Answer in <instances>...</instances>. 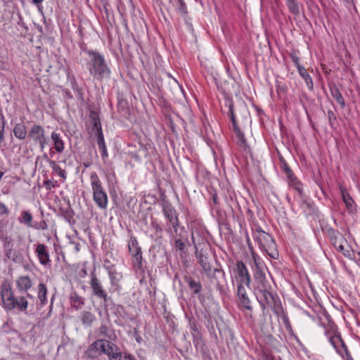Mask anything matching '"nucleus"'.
<instances>
[{"mask_svg": "<svg viewBox=\"0 0 360 360\" xmlns=\"http://www.w3.org/2000/svg\"><path fill=\"white\" fill-rule=\"evenodd\" d=\"M5 121L2 115H0V143L4 140Z\"/></svg>", "mask_w": 360, "mask_h": 360, "instance_id": "37", "label": "nucleus"}, {"mask_svg": "<svg viewBox=\"0 0 360 360\" xmlns=\"http://www.w3.org/2000/svg\"><path fill=\"white\" fill-rule=\"evenodd\" d=\"M75 249L78 252L79 251V244L77 243L75 245Z\"/></svg>", "mask_w": 360, "mask_h": 360, "instance_id": "55", "label": "nucleus"}, {"mask_svg": "<svg viewBox=\"0 0 360 360\" xmlns=\"http://www.w3.org/2000/svg\"><path fill=\"white\" fill-rule=\"evenodd\" d=\"M35 228L45 230L47 229V224L45 221H42L39 223V225L38 226H36Z\"/></svg>", "mask_w": 360, "mask_h": 360, "instance_id": "49", "label": "nucleus"}, {"mask_svg": "<svg viewBox=\"0 0 360 360\" xmlns=\"http://www.w3.org/2000/svg\"><path fill=\"white\" fill-rule=\"evenodd\" d=\"M22 221L26 224L28 226L32 227V216L27 211H23L22 212Z\"/></svg>", "mask_w": 360, "mask_h": 360, "instance_id": "35", "label": "nucleus"}, {"mask_svg": "<svg viewBox=\"0 0 360 360\" xmlns=\"http://www.w3.org/2000/svg\"><path fill=\"white\" fill-rule=\"evenodd\" d=\"M101 150V155L103 158H106L108 156L107 148L106 146L102 147L99 148Z\"/></svg>", "mask_w": 360, "mask_h": 360, "instance_id": "50", "label": "nucleus"}, {"mask_svg": "<svg viewBox=\"0 0 360 360\" xmlns=\"http://www.w3.org/2000/svg\"><path fill=\"white\" fill-rule=\"evenodd\" d=\"M184 281L188 284L189 288L193 290L194 294H198L202 290V285L200 282L195 281L190 276L184 277Z\"/></svg>", "mask_w": 360, "mask_h": 360, "instance_id": "21", "label": "nucleus"}, {"mask_svg": "<svg viewBox=\"0 0 360 360\" xmlns=\"http://www.w3.org/2000/svg\"><path fill=\"white\" fill-rule=\"evenodd\" d=\"M252 258H253L254 263H255V265L256 267L255 274L259 271H263L262 268H263L264 263H263L262 260L260 259V257L258 255H255V253H252Z\"/></svg>", "mask_w": 360, "mask_h": 360, "instance_id": "34", "label": "nucleus"}, {"mask_svg": "<svg viewBox=\"0 0 360 360\" xmlns=\"http://www.w3.org/2000/svg\"><path fill=\"white\" fill-rule=\"evenodd\" d=\"M244 285H238L237 295L240 304L243 306V307L248 310H252L251 302L247 295V292Z\"/></svg>", "mask_w": 360, "mask_h": 360, "instance_id": "16", "label": "nucleus"}, {"mask_svg": "<svg viewBox=\"0 0 360 360\" xmlns=\"http://www.w3.org/2000/svg\"><path fill=\"white\" fill-rule=\"evenodd\" d=\"M80 320L83 325L89 327L96 320V316L90 311H84L81 313Z\"/></svg>", "mask_w": 360, "mask_h": 360, "instance_id": "26", "label": "nucleus"}, {"mask_svg": "<svg viewBox=\"0 0 360 360\" xmlns=\"http://www.w3.org/2000/svg\"><path fill=\"white\" fill-rule=\"evenodd\" d=\"M44 158L46 160L50 167L52 168L53 173L58 175L63 180L66 179L67 174L65 169H62L56 161L49 159L47 155H44Z\"/></svg>", "mask_w": 360, "mask_h": 360, "instance_id": "18", "label": "nucleus"}, {"mask_svg": "<svg viewBox=\"0 0 360 360\" xmlns=\"http://www.w3.org/2000/svg\"><path fill=\"white\" fill-rule=\"evenodd\" d=\"M290 58L292 59V61L295 63V65H296L297 69H298V67H302V65H301L300 64V58L296 54H295V53L291 54Z\"/></svg>", "mask_w": 360, "mask_h": 360, "instance_id": "43", "label": "nucleus"}, {"mask_svg": "<svg viewBox=\"0 0 360 360\" xmlns=\"http://www.w3.org/2000/svg\"><path fill=\"white\" fill-rule=\"evenodd\" d=\"M163 213L165 217L172 224L174 232L176 233L179 226V220L175 209L172 207L171 205L166 204L163 207Z\"/></svg>", "mask_w": 360, "mask_h": 360, "instance_id": "13", "label": "nucleus"}, {"mask_svg": "<svg viewBox=\"0 0 360 360\" xmlns=\"http://www.w3.org/2000/svg\"><path fill=\"white\" fill-rule=\"evenodd\" d=\"M27 297H30V298H32V295H30V294H27Z\"/></svg>", "mask_w": 360, "mask_h": 360, "instance_id": "56", "label": "nucleus"}, {"mask_svg": "<svg viewBox=\"0 0 360 360\" xmlns=\"http://www.w3.org/2000/svg\"><path fill=\"white\" fill-rule=\"evenodd\" d=\"M340 190L341 192L342 200L345 203L347 210H352L354 203V200L343 186H340Z\"/></svg>", "mask_w": 360, "mask_h": 360, "instance_id": "25", "label": "nucleus"}, {"mask_svg": "<svg viewBox=\"0 0 360 360\" xmlns=\"http://www.w3.org/2000/svg\"><path fill=\"white\" fill-rule=\"evenodd\" d=\"M179 4V11L181 13V14H186L187 11H186V4L184 2V0H181V1H178Z\"/></svg>", "mask_w": 360, "mask_h": 360, "instance_id": "42", "label": "nucleus"}, {"mask_svg": "<svg viewBox=\"0 0 360 360\" xmlns=\"http://www.w3.org/2000/svg\"><path fill=\"white\" fill-rule=\"evenodd\" d=\"M333 246L336 248L338 246L337 244H341V243H347V241L343 238L342 235H339L337 238H332V241Z\"/></svg>", "mask_w": 360, "mask_h": 360, "instance_id": "40", "label": "nucleus"}, {"mask_svg": "<svg viewBox=\"0 0 360 360\" xmlns=\"http://www.w3.org/2000/svg\"><path fill=\"white\" fill-rule=\"evenodd\" d=\"M178 1H181V0H177Z\"/></svg>", "mask_w": 360, "mask_h": 360, "instance_id": "59", "label": "nucleus"}, {"mask_svg": "<svg viewBox=\"0 0 360 360\" xmlns=\"http://www.w3.org/2000/svg\"><path fill=\"white\" fill-rule=\"evenodd\" d=\"M35 252L41 264L46 266L50 263L49 252L47 247L44 244L37 245Z\"/></svg>", "mask_w": 360, "mask_h": 360, "instance_id": "14", "label": "nucleus"}, {"mask_svg": "<svg viewBox=\"0 0 360 360\" xmlns=\"http://www.w3.org/2000/svg\"><path fill=\"white\" fill-rule=\"evenodd\" d=\"M298 72L300 75V76L304 79L307 86L309 89H313V82L312 79L310 77V75L308 74L307 70L302 66V67H298Z\"/></svg>", "mask_w": 360, "mask_h": 360, "instance_id": "29", "label": "nucleus"}, {"mask_svg": "<svg viewBox=\"0 0 360 360\" xmlns=\"http://www.w3.org/2000/svg\"><path fill=\"white\" fill-rule=\"evenodd\" d=\"M51 139L53 142V147L55 150L59 153H62L64 150V143L60 135L53 131L51 134Z\"/></svg>", "mask_w": 360, "mask_h": 360, "instance_id": "24", "label": "nucleus"}, {"mask_svg": "<svg viewBox=\"0 0 360 360\" xmlns=\"http://www.w3.org/2000/svg\"><path fill=\"white\" fill-rule=\"evenodd\" d=\"M281 168L286 174L288 179L289 184L291 185L292 186H294L297 190L300 191V189L299 187V182L297 178L292 174V170L288 167L286 162L283 160V158L281 159Z\"/></svg>", "mask_w": 360, "mask_h": 360, "instance_id": "15", "label": "nucleus"}, {"mask_svg": "<svg viewBox=\"0 0 360 360\" xmlns=\"http://www.w3.org/2000/svg\"><path fill=\"white\" fill-rule=\"evenodd\" d=\"M96 136H97V143H98L99 148L106 146L105 144L104 136H103L102 130L96 131Z\"/></svg>", "mask_w": 360, "mask_h": 360, "instance_id": "38", "label": "nucleus"}, {"mask_svg": "<svg viewBox=\"0 0 360 360\" xmlns=\"http://www.w3.org/2000/svg\"><path fill=\"white\" fill-rule=\"evenodd\" d=\"M0 290L4 308L7 310L15 309L14 301L15 297L13 295L11 283L8 281H4L0 286Z\"/></svg>", "mask_w": 360, "mask_h": 360, "instance_id": "7", "label": "nucleus"}, {"mask_svg": "<svg viewBox=\"0 0 360 360\" xmlns=\"http://www.w3.org/2000/svg\"><path fill=\"white\" fill-rule=\"evenodd\" d=\"M6 256L8 259L15 263H21L23 261V255L22 252L18 250L12 248L6 250Z\"/></svg>", "mask_w": 360, "mask_h": 360, "instance_id": "20", "label": "nucleus"}, {"mask_svg": "<svg viewBox=\"0 0 360 360\" xmlns=\"http://www.w3.org/2000/svg\"><path fill=\"white\" fill-rule=\"evenodd\" d=\"M327 114H328V120H329L330 123L332 124L333 121L336 120V117H335L334 112L330 110L328 111Z\"/></svg>", "mask_w": 360, "mask_h": 360, "instance_id": "48", "label": "nucleus"}, {"mask_svg": "<svg viewBox=\"0 0 360 360\" xmlns=\"http://www.w3.org/2000/svg\"><path fill=\"white\" fill-rule=\"evenodd\" d=\"M253 238L258 243L260 249L265 251L271 258L276 259L278 256L276 244L271 235L258 227L253 231Z\"/></svg>", "mask_w": 360, "mask_h": 360, "instance_id": "3", "label": "nucleus"}, {"mask_svg": "<svg viewBox=\"0 0 360 360\" xmlns=\"http://www.w3.org/2000/svg\"><path fill=\"white\" fill-rule=\"evenodd\" d=\"M345 243H341V244H337L338 246L335 248L339 252H341L343 253L344 255H347V253H349V252L348 250H345Z\"/></svg>", "mask_w": 360, "mask_h": 360, "instance_id": "45", "label": "nucleus"}, {"mask_svg": "<svg viewBox=\"0 0 360 360\" xmlns=\"http://www.w3.org/2000/svg\"><path fill=\"white\" fill-rule=\"evenodd\" d=\"M13 131L15 138L19 140H24L26 139L27 136H28V133L23 122L15 124Z\"/></svg>", "mask_w": 360, "mask_h": 360, "instance_id": "19", "label": "nucleus"}, {"mask_svg": "<svg viewBox=\"0 0 360 360\" xmlns=\"http://www.w3.org/2000/svg\"><path fill=\"white\" fill-rule=\"evenodd\" d=\"M89 285L92 290V295L96 297L103 300L105 307L107 305V302L109 300L108 292L104 289L101 281L96 277L94 273L91 274V280Z\"/></svg>", "mask_w": 360, "mask_h": 360, "instance_id": "9", "label": "nucleus"}, {"mask_svg": "<svg viewBox=\"0 0 360 360\" xmlns=\"http://www.w3.org/2000/svg\"><path fill=\"white\" fill-rule=\"evenodd\" d=\"M347 2H349L350 0H345Z\"/></svg>", "mask_w": 360, "mask_h": 360, "instance_id": "58", "label": "nucleus"}, {"mask_svg": "<svg viewBox=\"0 0 360 360\" xmlns=\"http://www.w3.org/2000/svg\"><path fill=\"white\" fill-rule=\"evenodd\" d=\"M330 340V342L331 343V345L335 347L336 348L337 346H336V344L338 342H342V340L341 338L338 336V335H334L333 337H330L329 338Z\"/></svg>", "mask_w": 360, "mask_h": 360, "instance_id": "41", "label": "nucleus"}, {"mask_svg": "<svg viewBox=\"0 0 360 360\" xmlns=\"http://www.w3.org/2000/svg\"><path fill=\"white\" fill-rule=\"evenodd\" d=\"M89 59L86 67L89 74L96 79L101 80L110 75V69L108 67L104 56L97 51L89 50L86 51Z\"/></svg>", "mask_w": 360, "mask_h": 360, "instance_id": "2", "label": "nucleus"}, {"mask_svg": "<svg viewBox=\"0 0 360 360\" xmlns=\"http://www.w3.org/2000/svg\"><path fill=\"white\" fill-rule=\"evenodd\" d=\"M105 338H100L88 347L85 354L88 359H95L103 355L105 352Z\"/></svg>", "mask_w": 360, "mask_h": 360, "instance_id": "10", "label": "nucleus"}, {"mask_svg": "<svg viewBox=\"0 0 360 360\" xmlns=\"http://www.w3.org/2000/svg\"><path fill=\"white\" fill-rule=\"evenodd\" d=\"M232 124L233 126V129L236 131V134H237L238 132V131H240V130L239 127H238V125L236 124V122H232Z\"/></svg>", "mask_w": 360, "mask_h": 360, "instance_id": "53", "label": "nucleus"}, {"mask_svg": "<svg viewBox=\"0 0 360 360\" xmlns=\"http://www.w3.org/2000/svg\"><path fill=\"white\" fill-rule=\"evenodd\" d=\"M174 248L176 250L180 251L181 253L185 252L186 245L181 238L175 239Z\"/></svg>", "mask_w": 360, "mask_h": 360, "instance_id": "36", "label": "nucleus"}, {"mask_svg": "<svg viewBox=\"0 0 360 360\" xmlns=\"http://www.w3.org/2000/svg\"><path fill=\"white\" fill-rule=\"evenodd\" d=\"M44 184L46 186L47 188H50L51 186H54V185L52 184L51 181H45Z\"/></svg>", "mask_w": 360, "mask_h": 360, "instance_id": "52", "label": "nucleus"}, {"mask_svg": "<svg viewBox=\"0 0 360 360\" xmlns=\"http://www.w3.org/2000/svg\"><path fill=\"white\" fill-rule=\"evenodd\" d=\"M110 276L111 277V280L112 281V274L111 273H110Z\"/></svg>", "mask_w": 360, "mask_h": 360, "instance_id": "57", "label": "nucleus"}, {"mask_svg": "<svg viewBox=\"0 0 360 360\" xmlns=\"http://www.w3.org/2000/svg\"><path fill=\"white\" fill-rule=\"evenodd\" d=\"M236 137L238 139V144L240 146L245 147L246 146V141L241 131H238V132L236 134Z\"/></svg>", "mask_w": 360, "mask_h": 360, "instance_id": "39", "label": "nucleus"}, {"mask_svg": "<svg viewBox=\"0 0 360 360\" xmlns=\"http://www.w3.org/2000/svg\"><path fill=\"white\" fill-rule=\"evenodd\" d=\"M16 284L21 291H27L32 286L31 280L27 276H20L16 281Z\"/></svg>", "mask_w": 360, "mask_h": 360, "instance_id": "23", "label": "nucleus"}, {"mask_svg": "<svg viewBox=\"0 0 360 360\" xmlns=\"http://www.w3.org/2000/svg\"><path fill=\"white\" fill-rule=\"evenodd\" d=\"M229 114L232 122H236V117L233 113V103H229Z\"/></svg>", "mask_w": 360, "mask_h": 360, "instance_id": "44", "label": "nucleus"}, {"mask_svg": "<svg viewBox=\"0 0 360 360\" xmlns=\"http://www.w3.org/2000/svg\"><path fill=\"white\" fill-rule=\"evenodd\" d=\"M128 248L133 257L134 266L141 268L142 266V252L138 241L134 236H131L128 243Z\"/></svg>", "mask_w": 360, "mask_h": 360, "instance_id": "11", "label": "nucleus"}, {"mask_svg": "<svg viewBox=\"0 0 360 360\" xmlns=\"http://www.w3.org/2000/svg\"><path fill=\"white\" fill-rule=\"evenodd\" d=\"M47 288L44 283H39L38 285V298L41 306L46 302Z\"/></svg>", "mask_w": 360, "mask_h": 360, "instance_id": "31", "label": "nucleus"}, {"mask_svg": "<svg viewBox=\"0 0 360 360\" xmlns=\"http://www.w3.org/2000/svg\"><path fill=\"white\" fill-rule=\"evenodd\" d=\"M328 233L330 236V241H332V238H337L338 236H339V235H340V233H337L335 230H334L333 229H328Z\"/></svg>", "mask_w": 360, "mask_h": 360, "instance_id": "46", "label": "nucleus"}, {"mask_svg": "<svg viewBox=\"0 0 360 360\" xmlns=\"http://www.w3.org/2000/svg\"><path fill=\"white\" fill-rule=\"evenodd\" d=\"M89 121L93 125V130H96V131L102 130L100 119L98 115L96 112L93 111L91 112L89 115Z\"/></svg>", "mask_w": 360, "mask_h": 360, "instance_id": "30", "label": "nucleus"}, {"mask_svg": "<svg viewBox=\"0 0 360 360\" xmlns=\"http://www.w3.org/2000/svg\"><path fill=\"white\" fill-rule=\"evenodd\" d=\"M212 200H213V202H214V205H217L218 204V198H217V193H213L212 194Z\"/></svg>", "mask_w": 360, "mask_h": 360, "instance_id": "51", "label": "nucleus"}, {"mask_svg": "<svg viewBox=\"0 0 360 360\" xmlns=\"http://www.w3.org/2000/svg\"><path fill=\"white\" fill-rule=\"evenodd\" d=\"M98 336L99 337H103L107 338L110 340H115L116 338V335L113 332H111L108 327L105 325L102 324L100 328H98Z\"/></svg>", "mask_w": 360, "mask_h": 360, "instance_id": "28", "label": "nucleus"}, {"mask_svg": "<svg viewBox=\"0 0 360 360\" xmlns=\"http://www.w3.org/2000/svg\"><path fill=\"white\" fill-rule=\"evenodd\" d=\"M257 300L259 301L263 310H264L266 308L272 309L276 305V299L271 291L257 298Z\"/></svg>", "mask_w": 360, "mask_h": 360, "instance_id": "17", "label": "nucleus"}, {"mask_svg": "<svg viewBox=\"0 0 360 360\" xmlns=\"http://www.w3.org/2000/svg\"><path fill=\"white\" fill-rule=\"evenodd\" d=\"M15 308L17 307L19 310L22 311H26L28 302L25 297H20L18 298H15L14 301Z\"/></svg>", "mask_w": 360, "mask_h": 360, "instance_id": "32", "label": "nucleus"}, {"mask_svg": "<svg viewBox=\"0 0 360 360\" xmlns=\"http://www.w3.org/2000/svg\"><path fill=\"white\" fill-rule=\"evenodd\" d=\"M28 138L38 143L41 151L47 144V138L45 136V130L39 124H34L28 131Z\"/></svg>", "mask_w": 360, "mask_h": 360, "instance_id": "8", "label": "nucleus"}, {"mask_svg": "<svg viewBox=\"0 0 360 360\" xmlns=\"http://www.w3.org/2000/svg\"><path fill=\"white\" fill-rule=\"evenodd\" d=\"M90 181L94 202L100 209H106L108 202V195L96 172L91 173Z\"/></svg>", "mask_w": 360, "mask_h": 360, "instance_id": "4", "label": "nucleus"}, {"mask_svg": "<svg viewBox=\"0 0 360 360\" xmlns=\"http://www.w3.org/2000/svg\"><path fill=\"white\" fill-rule=\"evenodd\" d=\"M108 360H133L134 356L129 354L123 353L120 348L112 341L105 339L104 354Z\"/></svg>", "mask_w": 360, "mask_h": 360, "instance_id": "5", "label": "nucleus"}, {"mask_svg": "<svg viewBox=\"0 0 360 360\" xmlns=\"http://www.w3.org/2000/svg\"><path fill=\"white\" fill-rule=\"evenodd\" d=\"M70 302L72 306L77 310L82 309L84 304V299L75 292L70 294Z\"/></svg>", "mask_w": 360, "mask_h": 360, "instance_id": "27", "label": "nucleus"}, {"mask_svg": "<svg viewBox=\"0 0 360 360\" xmlns=\"http://www.w3.org/2000/svg\"><path fill=\"white\" fill-rule=\"evenodd\" d=\"M287 6L290 11L295 15H298L300 13L299 6L295 0H286Z\"/></svg>", "mask_w": 360, "mask_h": 360, "instance_id": "33", "label": "nucleus"}, {"mask_svg": "<svg viewBox=\"0 0 360 360\" xmlns=\"http://www.w3.org/2000/svg\"><path fill=\"white\" fill-rule=\"evenodd\" d=\"M235 272L237 274L238 285H245L250 288V276L245 264L242 261H238L236 264V269Z\"/></svg>", "mask_w": 360, "mask_h": 360, "instance_id": "12", "label": "nucleus"}, {"mask_svg": "<svg viewBox=\"0 0 360 360\" xmlns=\"http://www.w3.org/2000/svg\"><path fill=\"white\" fill-rule=\"evenodd\" d=\"M192 241L195 248V257L202 271L208 278L217 281V288L221 290L222 287L217 279V274H221L222 277L224 278V271L221 269L212 268L210 252L206 244H195L193 236H192Z\"/></svg>", "mask_w": 360, "mask_h": 360, "instance_id": "1", "label": "nucleus"}, {"mask_svg": "<svg viewBox=\"0 0 360 360\" xmlns=\"http://www.w3.org/2000/svg\"><path fill=\"white\" fill-rule=\"evenodd\" d=\"M44 0H32V2L35 4H41Z\"/></svg>", "mask_w": 360, "mask_h": 360, "instance_id": "54", "label": "nucleus"}, {"mask_svg": "<svg viewBox=\"0 0 360 360\" xmlns=\"http://www.w3.org/2000/svg\"><path fill=\"white\" fill-rule=\"evenodd\" d=\"M330 91L333 98L336 100L340 108H344L345 107V102L338 86L335 84L330 86Z\"/></svg>", "mask_w": 360, "mask_h": 360, "instance_id": "22", "label": "nucleus"}, {"mask_svg": "<svg viewBox=\"0 0 360 360\" xmlns=\"http://www.w3.org/2000/svg\"><path fill=\"white\" fill-rule=\"evenodd\" d=\"M9 212L8 209L6 207V206L2 203L0 202V214H8Z\"/></svg>", "mask_w": 360, "mask_h": 360, "instance_id": "47", "label": "nucleus"}, {"mask_svg": "<svg viewBox=\"0 0 360 360\" xmlns=\"http://www.w3.org/2000/svg\"><path fill=\"white\" fill-rule=\"evenodd\" d=\"M254 279L255 281L254 290L257 299L271 291V285L266 279L264 271H259L255 273L254 274Z\"/></svg>", "mask_w": 360, "mask_h": 360, "instance_id": "6", "label": "nucleus"}]
</instances>
